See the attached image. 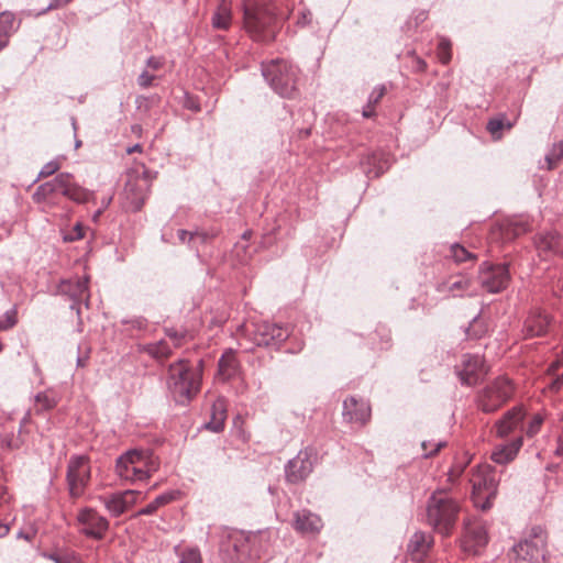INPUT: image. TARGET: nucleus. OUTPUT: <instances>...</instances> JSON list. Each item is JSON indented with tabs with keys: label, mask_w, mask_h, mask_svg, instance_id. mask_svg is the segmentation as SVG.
Listing matches in <instances>:
<instances>
[{
	"label": "nucleus",
	"mask_w": 563,
	"mask_h": 563,
	"mask_svg": "<svg viewBox=\"0 0 563 563\" xmlns=\"http://www.w3.org/2000/svg\"><path fill=\"white\" fill-rule=\"evenodd\" d=\"M501 230L505 234V239L511 240L526 233L529 230V225L523 221L516 220L503 224Z\"/></svg>",
	"instance_id": "c9c22d12"
},
{
	"label": "nucleus",
	"mask_w": 563,
	"mask_h": 563,
	"mask_svg": "<svg viewBox=\"0 0 563 563\" xmlns=\"http://www.w3.org/2000/svg\"><path fill=\"white\" fill-rule=\"evenodd\" d=\"M471 288V280L461 277L454 282H443L437 286L439 292H448L452 296H461L463 292L468 291Z\"/></svg>",
	"instance_id": "7c9ffc66"
},
{
	"label": "nucleus",
	"mask_w": 563,
	"mask_h": 563,
	"mask_svg": "<svg viewBox=\"0 0 563 563\" xmlns=\"http://www.w3.org/2000/svg\"><path fill=\"white\" fill-rule=\"evenodd\" d=\"M488 542L487 530L481 522H467L464 526L462 547L465 552L477 554Z\"/></svg>",
	"instance_id": "6ab92c4d"
},
{
	"label": "nucleus",
	"mask_w": 563,
	"mask_h": 563,
	"mask_svg": "<svg viewBox=\"0 0 563 563\" xmlns=\"http://www.w3.org/2000/svg\"><path fill=\"white\" fill-rule=\"evenodd\" d=\"M548 532L539 525L527 528L522 539L512 547L517 562L544 563L548 559Z\"/></svg>",
	"instance_id": "0eeeda50"
},
{
	"label": "nucleus",
	"mask_w": 563,
	"mask_h": 563,
	"mask_svg": "<svg viewBox=\"0 0 563 563\" xmlns=\"http://www.w3.org/2000/svg\"><path fill=\"white\" fill-rule=\"evenodd\" d=\"M54 194H60L77 203H85L95 198L93 191L73 181L71 174L59 173L52 180L40 185L33 192L32 199L36 203H42Z\"/></svg>",
	"instance_id": "423d86ee"
},
{
	"label": "nucleus",
	"mask_w": 563,
	"mask_h": 563,
	"mask_svg": "<svg viewBox=\"0 0 563 563\" xmlns=\"http://www.w3.org/2000/svg\"><path fill=\"white\" fill-rule=\"evenodd\" d=\"M261 70L265 81L275 93L286 99L297 97L299 69L290 62L283 58L263 62Z\"/></svg>",
	"instance_id": "20e7f679"
},
{
	"label": "nucleus",
	"mask_w": 563,
	"mask_h": 563,
	"mask_svg": "<svg viewBox=\"0 0 563 563\" xmlns=\"http://www.w3.org/2000/svg\"><path fill=\"white\" fill-rule=\"evenodd\" d=\"M562 159H563V141H559V142L552 144L551 148L548 151V153L544 156V161L547 164L545 168L548 170L555 168Z\"/></svg>",
	"instance_id": "2f4dec72"
},
{
	"label": "nucleus",
	"mask_w": 563,
	"mask_h": 563,
	"mask_svg": "<svg viewBox=\"0 0 563 563\" xmlns=\"http://www.w3.org/2000/svg\"><path fill=\"white\" fill-rule=\"evenodd\" d=\"M514 395V385L506 376H499L479 389L475 397L478 410L493 413L503 407Z\"/></svg>",
	"instance_id": "1a4fd4ad"
},
{
	"label": "nucleus",
	"mask_w": 563,
	"mask_h": 563,
	"mask_svg": "<svg viewBox=\"0 0 563 563\" xmlns=\"http://www.w3.org/2000/svg\"><path fill=\"white\" fill-rule=\"evenodd\" d=\"M121 322L126 325V330L145 331L147 329V320L144 317L122 319Z\"/></svg>",
	"instance_id": "79ce46f5"
},
{
	"label": "nucleus",
	"mask_w": 563,
	"mask_h": 563,
	"mask_svg": "<svg viewBox=\"0 0 563 563\" xmlns=\"http://www.w3.org/2000/svg\"><path fill=\"white\" fill-rule=\"evenodd\" d=\"M1 321L3 322V325L5 327L7 330H10L16 325V323H18V307H16V305H14L12 308H10L9 310H7L3 313Z\"/></svg>",
	"instance_id": "a18cd8bd"
},
{
	"label": "nucleus",
	"mask_w": 563,
	"mask_h": 563,
	"mask_svg": "<svg viewBox=\"0 0 563 563\" xmlns=\"http://www.w3.org/2000/svg\"><path fill=\"white\" fill-rule=\"evenodd\" d=\"M76 518L80 533L90 539L102 540L110 527L109 520L91 507L79 509Z\"/></svg>",
	"instance_id": "ddd939ff"
},
{
	"label": "nucleus",
	"mask_w": 563,
	"mask_h": 563,
	"mask_svg": "<svg viewBox=\"0 0 563 563\" xmlns=\"http://www.w3.org/2000/svg\"><path fill=\"white\" fill-rule=\"evenodd\" d=\"M312 450H300L298 454L289 460L285 465V476L287 482L297 484L303 482L313 470Z\"/></svg>",
	"instance_id": "dca6fc26"
},
{
	"label": "nucleus",
	"mask_w": 563,
	"mask_h": 563,
	"mask_svg": "<svg viewBox=\"0 0 563 563\" xmlns=\"http://www.w3.org/2000/svg\"><path fill=\"white\" fill-rule=\"evenodd\" d=\"M527 410L522 405H517L507 410L495 424L496 437L505 439L518 429H523Z\"/></svg>",
	"instance_id": "a211bd4d"
},
{
	"label": "nucleus",
	"mask_w": 563,
	"mask_h": 563,
	"mask_svg": "<svg viewBox=\"0 0 563 563\" xmlns=\"http://www.w3.org/2000/svg\"><path fill=\"white\" fill-rule=\"evenodd\" d=\"M486 128L493 136H496L505 128V114L489 119Z\"/></svg>",
	"instance_id": "de8ad7c7"
},
{
	"label": "nucleus",
	"mask_w": 563,
	"mask_h": 563,
	"mask_svg": "<svg viewBox=\"0 0 563 563\" xmlns=\"http://www.w3.org/2000/svg\"><path fill=\"white\" fill-rule=\"evenodd\" d=\"M15 16L13 13L4 11L0 13V38H8L16 31Z\"/></svg>",
	"instance_id": "f704fd0d"
},
{
	"label": "nucleus",
	"mask_w": 563,
	"mask_h": 563,
	"mask_svg": "<svg viewBox=\"0 0 563 563\" xmlns=\"http://www.w3.org/2000/svg\"><path fill=\"white\" fill-rule=\"evenodd\" d=\"M145 352L156 360L167 358L172 354L169 344L161 340L155 343H150L145 346Z\"/></svg>",
	"instance_id": "72a5a7b5"
},
{
	"label": "nucleus",
	"mask_w": 563,
	"mask_h": 563,
	"mask_svg": "<svg viewBox=\"0 0 563 563\" xmlns=\"http://www.w3.org/2000/svg\"><path fill=\"white\" fill-rule=\"evenodd\" d=\"M139 490L126 489L98 496L111 517H120L136 503Z\"/></svg>",
	"instance_id": "f3484780"
},
{
	"label": "nucleus",
	"mask_w": 563,
	"mask_h": 563,
	"mask_svg": "<svg viewBox=\"0 0 563 563\" xmlns=\"http://www.w3.org/2000/svg\"><path fill=\"white\" fill-rule=\"evenodd\" d=\"M433 544V537L430 533L417 531L415 532L408 544L407 551L413 561H423Z\"/></svg>",
	"instance_id": "393cba45"
},
{
	"label": "nucleus",
	"mask_w": 563,
	"mask_h": 563,
	"mask_svg": "<svg viewBox=\"0 0 563 563\" xmlns=\"http://www.w3.org/2000/svg\"><path fill=\"white\" fill-rule=\"evenodd\" d=\"M227 419V408L223 399H217L210 413V420L205 423V428L212 432H221L224 429V422Z\"/></svg>",
	"instance_id": "c85d7f7f"
},
{
	"label": "nucleus",
	"mask_w": 563,
	"mask_h": 563,
	"mask_svg": "<svg viewBox=\"0 0 563 563\" xmlns=\"http://www.w3.org/2000/svg\"><path fill=\"white\" fill-rule=\"evenodd\" d=\"M445 445H446L445 441H439L434 444L431 441H423L421 443V448L424 451L423 457L429 459V457L435 455Z\"/></svg>",
	"instance_id": "37998d69"
},
{
	"label": "nucleus",
	"mask_w": 563,
	"mask_h": 563,
	"mask_svg": "<svg viewBox=\"0 0 563 563\" xmlns=\"http://www.w3.org/2000/svg\"><path fill=\"white\" fill-rule=\"evenodd\" d=\"M438 55L441 63L446 64L451 59V43L446 38H441L438 44Z\"/></svg>",
	"instance_id": "c03bdc74"
},
{
	"label": "nucleus",
	"mask_w": 563,
	"mask_h": 563,
	"mask_svg": "<svg viewBox=\"0 0 563 563\" xmlns=\"http://www.w3.org/2000/svg\"><path fill=\"white\" fill-rule=\"evenodd\" d=\"M201 361L194 367L188 361L179 360L168 367L167 388L178 405L188 404L200 390Z\"/></svg>",
	"instance_id": "7ed1b4c3"
},
{
	"label": "nucleus",
	"mask_w": 563,
	"mask_h": 563,
	"mask_svg": "<svg viewBox=\"0 0 563 563\" xmlns=\"http://www.w3.org/2000/svg\"><path fill=\"white\" fill-rule=\"evenodd\" d=\"M178 563H202L201 553L196 548L186 549L181 552Z\"/></svg>",
	"instance_id": "a19ab883"
},
{
	"label": "nucleus",
	"mask_w": 563,
	"mask_h": 563,
	"mask_svg": "<svg viewBox=\"0 0 563 563\" xmlns=\"http://www.w3.org/2000/svg\"><path fill=\"white\" fill-rule=\"evenodd\" d=\"M451 256L455 263H463L466 261H474L476 255L467 251L463 245L454 243L450 249Z\"/></svg>",
	"instance_id": "4c0bfd02"
},
{
	"label": "nucleus",
	"mask_w": 563,
	"mask_h": 563,
	"mask_svg": "<svg viewBox=\"0 0 563 563\" xmlns=\"http://www.w3.org/2000/svg\"><path fill=\"white\" fill-rule=\"evenodd\" d=\"M164 64L165 59L161 56H150L145 62L146 67L152 70L161 69L164 66Z\"/></svg>",
	"instance_id": "4d7b16f0"
},
{
	"label": "nucleus",
	"mask_w": 563,
	"mask_h": 563,
	"mask_svg": "<svg viewBox=\"0 0 563 563\" xmlns=\"http://www.w3.org/2000/svg\"><path fill=\"white\" fill-rule=\"evenodd\" d=\"M488 332V324L479 316H475L466 329V335L470 339H481Z\"/></svg>",
	"instance_id": "473e14b6"
},
{
	"label": "nucleus",
	"mask_w": 563,
	"mask_h": 563,
	"mask_svg": "<svg viewBox=\"0 0 563 563\" xmlns=\"http://www.w3.org/2000/svg\"><path fill=\"white\" fill-rule=\"evenodd\" d=\"M342 415L349 422L365 424L371 418V407L365 400L351 396L343 401Z\"/></svg>",
	"instance_id": "aec40b11"
},
{
	"label": "nucleus",
	"mask_w": 563,
	"mask_h": 563,
	"mask_svg": "<svg viewBox=\"0 0 563 563\" xmlns=\"http://www.w3.org/2000/svg\"><path fill=\"white\" fill-rule=\"evenodd\" d=\"M498 486V479L495 476V472L490 471L484 476L477 478L474 484L473 488L474 490L481 492L482 489L486 490V501L483 503L481 506L483 510L488 509L492 507L490 498H494L496 496Z\"/></svg>",
	"instance_id": "cd10ccee"
},
{
	"label": "nucleus",
	"mask_w": 563,
	"mask_h": 563,
	"mask_svg": "<svg viewBox=\"0 0 563 563\" xmlns=\"http://www.w3.org/2000/svg\"><path fill=\"white\" fill-rule=\"evenodd\" d=\"M455 375L464 386H475L488 374V367L483 356L464 354L460 364L454 367Z\"/></svg>",
	"instance_id": "f8f14e48"
},
{
	"label": "nucleus",
	"mask_w": 563,
	"mask_h": 563,
	"mask_svg": "<svg viewBox=\"0 0 563 563\" xmlns=\"http://www.w3.org/2000/svg\"><path fill=\"white\" fill-rule=\"evenodd\" d=\"M551 324V318L540 309L531 310L523 322L522 333L525 338L544 335Z\"/></svg>",
	"instance_id": "412c9836"
},
{
	"label": "nucleus",
	"mask_w": 563,
	"mask_h": 563,
	"mask_svg": "<svg viewBox=\"0 0 563 563\" xmlns=\"http://www.w3.org/2000/svg\"><path fill=\"white\" fill-rule=\"evenodd\" d=\"M35 401L38 404L41 410H51L56 406V400L47 393H38L35 396Z\"/></svg>",
	"instance_id": "49530a36"
},
{
	"label": "nucleus",
	"mask_w": 563,
	"mask_h": 563,
	"mask_svg": "<svg viewBox=\"0 0 563 563\" xmlns=\"http://www.w3.org/2000/svg\"><path fill=\"white\" fill-rule=\"evenodd\" d=\"M266 543L262 534L229 530L221 538L219 551L228 563H254L261 559Z\"/></svg>",
	"instance_id": "f257e3e1"
},
{
	"label": "nucleus",
	"mask_w": 563,
	"mask_h": 563,
	"mask_svg": "<svg viewBox=\"0 0 563 563\" xmlns=\"http://www.w3.org/2000/svg\"><path fill=\"white\" fill-rule=\"evenodd\" d=\"M243 24L245 32L253 41L261 43L274 41L277 33L275 7L258 0H245Z\"/></svg>",
	"instance_id": "f03ea898"
},
{
	"label": "nucleus",
	"mask_w": 563,
	"mask_h": 563,
	"mask_svg": "<svg viewBox=\"0 0 563 563\" xmlns=\"http://www.w3.org/2000/svg\"><path fill=\"white\" fill-rule=\"evenodd\" d=\"M165 334L173 340L174 346L178 347L187 335L186 330H176L174 328H165Z\"/></svg>",
	"instance_id": "09e8293b"
},
{
	"label": "nucleus",
	"mask_w": 563,
	"mask_h": 563,
	"mask_svg": "<svg viewBox=\"0 0 563 563\" xmlns=\"http://www.w3.org/2000/svg\"><path fill=\"white\" fill-rule=\"evenodd\" d=\"M253 327L252 335L256 346L277 349L290 334L287 327H282L277 323L261 322L253 324Z\"/></svg>",
	"instance_id": "4468645a"
},
{
	"label": "nucleus",
	"mask_w": 563,
	"mask_h": 563,
	"mask_svg": "<svg viewBox=\"0 0 563 563\" xmlns=\"http://www.w3.org/2000/svg\"><path fill=\"white\" fill-rule=\"evenodd\" d=\"M214 236H216L214 232L209 233L206 231H195V232L190 233V242L192 244H196L197 242L206 243L207 241H209L210 239H212Z\"/></svg>",
	"instance_id": "3c124183"
},
{
	"label": "nucleus",
	"mask_w": 563,
	"mask_h": 563,
	"mask_svg": "<svg viewBox=\"0 0 563 563\" xmlns=\"http://www.w3.org/2000/svg\"><path fill=\"white\" fill-rule=\"evenodd\" d=\"M48 559L52 560L54 563H73L68 556L58 553L48 554Z\"/></svg>",
	"instance_id": "0e129e2a"
},
{
	"label": "nucleus",
	"mask_w": 563,
	"mask_h": 563,
	"mask_svg": "<svg viewBox=\"0 0 563 563\" xmlns=\"http://www.w3.org/2000/svg\"><path fill=\"white\" fill-rule=\"evenodd\" d=\"M460 507L444 490H435L427 501V521L439 533L451 534Z\"/></svg>",
	"instance_id": "39448f33"
},
{
	"label": "nucleus",
	"mask_w": 563,
	"mask_h": 563,
	"mask_svg": "<svg viewBox=\"0 0 563 563\" xmlns=\"http://www.w3.org/2000/svg\"><path fill=\"white\" fill-rule=\"evenodd\" d=\"M561 366H563V350L559 358L552 362L551 365L549 366L548 374L552 376L556 375V372Z\"/></svg>",
	"instance_id": "e2e57ef3"
},
{
	"label": "nucleus",
	"mask_w": 563,
	"mask_h": 563,
	"mask_svg": "<svg viewBox=\"0 0 563 563\" xmlns=\"http://www.w3.org/2000/svg\"><path fill=\"white\" fill-rule=\"evenodd\" d=\"M477 279L485 291L489 294L501 292L510 282L509 265L507 263L492 264L483 262L478 267Z\"/></svg>",
	"instance_id": "9b49d317"
},
{
	"label": "nucleus",
	"mask_w": 563,
	"mask_h": 563,
	"mask_svg": "<svg viewBox=\"0 0 563 563\" xmlns=\"http://www.w3.org/2000/svg\"><path fill=\"white\" fill-rule=\"evenodd\" d=\"M155 78V75L151 74L148 70L145 69L139 75L136 81L141 88L145 89L153 85Z\"/></svg>",
	"instance_id": "603ef678"
},
{
	"label": "nucleus",
	"mask_w": 563,
	"mask_h": 563,
	"mask_svg": "<svg viewBox=\"0 0 563 563\" xmlns=\"http://www.w3.org/2000/svg\"><path fill=\"white\" fill-rule=\"evenodd\" d=\"M112 201V197H104L102 198V201H101V206L99 209H97L93 214H92V221L93 222H98L99 221V218L101 217V214L103 213V211L109 207V205L111 203Z\"/></svg>",
	"instance_id": "13d9d810"
},
{
	"label": "nucleus",
	"mask_w": 563,
	"mask_h": 563,
	"mask_svg": "<svg viewBox=\"0 0 563 563\" xmlns=\"http://www.w3.org/2000/svg\"><path fill=\"white\" fill-rule=\"evenodd\" d=\"M161 102V97L157 93L151 96H137L135 106L139 111L148 112L153 107Z\"/></svg>",
	"instance_id": "e433bc0d"
},
{
	"label": "nucleus",
	"mask_w": 563,
	"mask_h": 563,
	"mask_svg": "<svg viewBox=\"0 0 563 563\" xmlns=\"http://www.w3.org/2000/svg\"><path fill=\"white\" fill-rule=\"evenodd\" d=\"M190 233H191V232H189V231H187V230L180 229V230H178V231H177V236H178V239H179V241H180L181 243H185V242H187V241H188L189 243H191V242H190Z\"/></svg>",
	"instance_id": "69168bd1"
},
{
	"label": "nucleus",
	"mask_w": 563,
	"mask_h": 563,
	"mask_svg": "<svg viewBox=\"0 0 563 563\" xmlns=\"http://www.w3.org/2000/svg\"><path fill=\"white\" fill-rule=\"evenodd\" d=\"M312 14L309 10H303L300 12L296 24L299 26H307L311 23Z\"/></svg>",
	"instance_id": "052dcab7"
},
{
	"label": "nucleus",
	"mask_w": 563,
	"mask_h": 563,
	"mask_svg": "<svg viewBox=\"0 0 563 563\" xmlns=\"http://www.w3.org/2000/svg\"><path fill=\"white\" fill-rule=\"evenodd\" d=\"M294 529L301 534L319 533L323 527L322 519L317 514L302 509L294 514Z\"/></svg>",
	"instance_id": "4be33fe9"
},
{
	"label": "nucleus",
	"mask_w": 563,
	"mask_h": 563,
	"mask_svg": "<svg viewBox=\"0 0 563 563\" xmlns=\"http://www.w3.org/2000/svg\"><path fill=\"white\" fill-rule=\"evenodd\" d=\"M211 26L214 30L228 31L232 25V8L227 0H222L211 15Z\"/></svg>",
	"instance_id": "bb28decb"
},
{
	"label": "nucleus",
	"mask_w": 563,
	"mask_h": 563,
	"mask_svg": "<svg viewBox=\"0 0 563 563\" xmlns=\"http://www.w3.org/2000/svg\"><path fill=\"white\" fill-rule=\"evenodd\" d=\"M69 2H71V0H51L47 8L43 10L41 13L64 8Z\"/></svg>",
	"instance_id": "680f3d73"
},
{
	"label": "nucleus",
	"mask_w": 563,
	"mask_h": 563,
	"mask_svg": "<svg viewBox=\"0 0 563 563\" xmlns=\"http://www.w3.org/2000/svg\"><path fill=\"white\" fill-rule=\"evenodd\" d=\"M23 444V440L19 434H14L13 432L5 433L1 437V445L8 450H16L21 448Z\"/></svg>",
	"instance_id": "ea45409f"
},
{
	"label": "nucleus",
	"mask_w": 563,
	"mask_h": 563,
	"mask_svg": "<svg viewBox=\"0 0 563 563\" xmlns=\"http://www.w3.org/2000/svg\"><path fill=\"white\" fill-rule=\"evenodd\" d=\"M178 492L176 490H169L165 492L161 495H158L153 501H151L147 506L141 508L134 516H150L157 511L158 508L174 501L177 496Z\"/></svg>",
	"instance_id": "c756f323"
},
{
	"label": "nucleus",
	"mask_w": 563,
	"mask_h": 563,
	"mask_svg": "<svg viewBox=\"0 0 563 563\" xmlns=\"http://www.w3.org/2000/svg\"><path fill=\"white\" fill-rule=\"evenodd\" d=\"M31 421V411L27 410L25 412V415L23 416V418L21 419L20 421V428H19V433L22 432V429Z\"/></svg>",
	"instance_id": "774afa93"
},
{
	"label": "nucleus",
	"mask_w": 563,
	"mask_h": 563,
	"mask_svg": "<svg viewBox=\"0 0 563 563\" xmlns=\"http://www.w3.org/2000/svg\"><path fill=\"white\" fill-rule=\"evenodd\" d=\"M88 358H89L88 353H85L82 355L79 354L76 360L77 367H85L87 365Z\"/></svg>",
	"instance_id": "338daca9"
},
{
	"label": "nucleus",
	"mask_w": 563,
	"mask_h": 563,
	"mask_svg": "<svg viewBox=\"0 0 563 563\" xmlns=\"http://www.w3.org/2000/svg\"><path fill=\"white\" fill-rule=\"evenodd\" d=\"M560 245L561 235L556 231L540 232L534 236V246L545 260L559 256Z\"/></svg>",
	"instance_id": "5701e85b"
},
{
	"label": "nucleus",
	"mask_w": 563,
	"mask_h": 563,
	"mask_svg": "<svg viewBox=\"0 0 563 563\" xmlns=\"http://www.w3.org/2000/svg\"><path fill=\"white\" fill-rule=\"evenodd\" d=\"M89 277L82 278L75 277L69 279H63L57 286V292L63 296H67L70 300V309L75 310L77 314H80V305L85 302L88 307L89 303Z\"/></svg>",
	"instance_id": "2eb2a0df"
},
{
	"label": "nucleus",
	"mask_w": 563,
	"mask_h": 563,
	"mask_svg": "<svg viewBox=\"0 0 563 563\" xmlns=\"http://www.w3.org/2000/svg\"><path fill=\"white\" fill-rule=\"evenodd\" d=\"M385 90L384 86H376L369 93L367 103L375 107V104H377L385 95Z\"/></svg>",
	"instance_id": "6e6d98bb"
},
{
	"label": "nucleus",
	"mask_w": 563,
	"mask_h": 563,
	"mask_svg": "<svg viewBox=\"0 0 563 563\" xmlns=\"http://www.w3.org/2000/svg\"><path fill=\"white\" fill-rule=\"evenodd\" d=\"M240 364L235 352L231 349L224 351L218 361V375L222 380H229L239 373Z\"/></svg>",
	"instance_id": "a878e982"
},
{
	"label": "nucleus",
	"mask_w": 563,
	"mask_h": 563,
	"mask_svg": "<svg viewBox=\"0 0 563 563\" xmlns=\"http://www.w3.org/2000/svg\"><path fill=\"white\" fill-rule=\"evenodd\" d=\"M543 421H544V417L542 413H540V412L534 413L531 417V419L529 420L527 427H523V429H522L526 437L533 438L534 435H537L541 430Z\"/></svg>",
	"instance_id": "58836bf2"
},
{
	"label": "nucleus",
	"mask_w": 563,
	"mask_h": 563,
	"mask_svg": "<svg viewBox=\"0 0 563 563\" xmlns=\"http://www.w3.org/2000/svg\"><path fill=\"white\" fill-rule=\"evenodd\" d=\"M522 444V435L515 438L508 443L498 444L493 449L490 459L496 464L506 465L517 457Z\"/></svg>",
	"instance_id": "b1692460"
},
{
	"label": "nucleus",
	"mask_w": 563,
	"mask_h": 563,
	"mask_svg": "<svg viewBox=\"0 0 563 563\" xmlns=\"http://www.w3.org/2000/svg\"><path fill=\"white\" fill-rule=\"evenodd\" d=\"M157 470L156 464L147 454L130 450L118 457L115 473L122 479L131 483L144 482Z\"/></svg>",
	"instance_id": "6e6552de"
},
{
	"label": "nucleus",
	"mask_w": 563,
	"mask_h": 563,
	"mask_svg": "<svg viewBox=\"0 0 563 563\" xmlns=\"http://www.w3.org/2000/svg\"><path fill=\"white\" fill-rule=\"evenodd\" d=\"M184 107L186 109L195 111V112L200 111L199 102L188 93H186V96H185Z\"/></svg>",
	"instance_id": "bf43d9fd"
},
{
	"label": "nucleus",
	"mask_w": 563,
	"mask_h": 563,
	"mask_svg": "<svg viewBox=\"0 0 563 563\" xmlns=\"http://www.w3.org/2000/svg\"><path fill=\"white\" fill-rule=\"evenodd\" d=\"M91 479L90 459L85 454L71 455L67 462L66 484L71 498H80Z\"/></svg>",
	"instance_id": "9d476101"
},
{
	"label": "nucleus",
	"mask_w": 563,
	"mask_h": 563,
	"mask_svg": "<svg viewBox=\"0 0 563 563\" xmlns=\"http://www.w3.org/2000/svg\"><path fill=\"white\" fill-rule=\"evenodd\" d=\"M59 169V164L56 161H49L40 170L37 178L48 177Z\"/></svg>",
	"instance_id": "864d4df0"
},
{
	"label": "nucleus",
	"mask_w": 563,
	"mask_h": 563,
	"mask_svg": "<svg viewBox=\"0 0 563 563\" xmlns=\"http://www.w3.org/2000/svg\"><path fill=\"white\" fill-rule=\"evenodd\" d=\"M85 236L84 228L80 223H76L73 230L63 236L65 242H75Z\"/></svg>",
	"instance_id": "8fccbe9b"
},
{
	"label": "nucleus",
	"mask_w": 563,
	"mask_h": 563,
	"mask_svg": "<svg viewBox=\"0 0 563 563\" xmlns=\"http://www.w3.org/2000/svg\"><path fill=\"white\" fill-rule=\"evenodd\" d=\"M411 58V68L417 73H423L427 69V63L420 56L416 55L415 52L409 53Z\"/></svg>",
	"instance_id": "5fc2aeb1"
}]
</instances>
